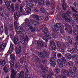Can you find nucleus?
<instances>
[{"label":"nucleus","mask_w":78,"mask_h":78,"mask_svg":"<svg viewBox=\"0 0 78 78\" xmlns=\"http://www.w3.org/2000/svg\"><path fill=\"white\" fill-rule=\"evenodd\" d=\"M13 41L15 45H18L16 47V51L17 52L16 55L18 57H20V53L21 52V48L20 46L18 45L20 42V41L19 40L17 35H16L15 37L13 38Z\"/></svg>","instance_id":"obj_1"},{"label":"nucleus","mask_w":78,"mask_h":78,"mask_svg":"<svg viewBox=\"0 0 78 78\" xmlns=\"http://www.w3.org/2000/svg\"><path fill=\"white\" fill-rule=\"evenodd\" d=\"M26 12L27 14H30L31 12V8H30L29 9L26 11Z\"/></svg>","instance_id":"obj_53"},{"label":"nucleus","mask_w":78,"mask_h":78,"mask_svg":"<svg viewBox=\"0 0 78 78\" xmlns=\"http://www.w3.org/2000/svg\"><path fill=\"white\" fill-rule=\"evenodd\" d=\"M70 11L67 10L65 15L64 13H62L61 14V16L64 19H65V20L66 22H70L72 20V17H70V15H69L70 14Z\"/></svg>","instance_id":"obj_2"},{"label":"nucleus","mask_w":78,"mask_h":78,"mask_svg":"<svg viewBox=\"0 0 78 78\" xmlns=\"http://www.w3.org/2000/svg\"><path fill=\"white\" fill-rule=\"evenodd\" d=\"M73 16L76 20H78V15L76 13H75Z\"/></svg>","instance_id":"obj_35"},{"label":"nucleus","mask_w":78,"mask_h":78,"mask_svg":"<svg viewBox=\"0 0 78 78\" xmlns=\"http://www.w3.org/2000/svg\"><path fill=\"white\" fill-rule=\"evenodd\" d=\"M35 59L36 61H37V62H39V57L37 56H35Z\"/></svg>","instance_id":"obj_55"},{"label":"nucleus","mask_w":78,"mask_h":78,"mask_svg":"<svg viewBox=\"0 0 78 78\" xmlns=\"http://www.w3.org/2000/svg\"><path fill=\"white\" fill-rule=\"evenodd\" d=\"M54 74L52 70H51L49 71V74L47 76V74H45L44 76H43L44 78H51V76H53V75H54Z\"/></svg>","instance_id":"obj_7"},{"label":"nucleus","mask_w":78,"mask_h":78,"mask_svg":"<svg viewBox=\"0 0 78 78\" xmlns=\"http://www.w3.org/2000/svg\"><path fill=\"white\" fill-rule=\"evenodd\" d=\"M73 33L74 35L77 36L78 35V30H73Z\"/></svg>","instance_id":"obj_34"},{"label":"nucleus","mask_w":78,"mask_h":78,"mask_svg":"<svg viewBox=\"0 0 78 78\" xmlns=\"http://www.w3.org/2000/svg\"><path fill=\"white\" fill-rule=\"evenodd\" d=\"M24 61H25V59H24V58H20V61L21 64H23Z\"/></svg>","instance_id":"obj_40"},{"label":"nucleus","mask_w":78,"mask_h":78,"mask_svg":"<svg viewBox=\"0 0 78 78\" xmlns=\"http://www.w3.org/2000/svg\"><path fill=\"white\" fill-rule=\"evenodd\" d=\"M10 58L12 60H10L9 63H10V66L11 67H14V62L15 61V55L13 54H12L10 55Z\"/></svg>","instance_id":"obj_5"},{"label":"nucleus","mask_w":78,"mask_h":78,"mask_svg":"<svg viewBox=\"0 0 78 78\" xmlns=\"http://www.w3.org/2000/svg\"><path fill=\"white\" fill-rule=\"evenodd\" d=\"M57 62L58 64L60 65V67H63V66L66 67L67 66V63H66V60L64 57H62L60 60H58Z\"/></svg>","instance_id":"obj_3"},{"label":"nucleus","mask_w":78,"mask_h":78,"mask_svg":"<svg viewBox=\"0 0 78 78\" xmlns=\"http://www.w3.org/2000/svg\"><path fill=\"white\" fill-rule=\"evenodd\" d=\"M43 38L44 41H45L46 43H47V42H48V36H47V35H43Z\"/></svg>","instance_id":"obj_19"},{"label":"nucleus","mask_w":78,"mask_h":78,"mask_svg":"<svg viewBox=\"0 0 78 78\" xmlns=\"http://www.w3.org/2000/svg\"><path fill=\"white\" fill-rule=\"evenodd\" d=\"M62 25L61 23H57L56 25H55L54 26V28L55 30H58V28H59L61 27Z\"/></svg>","instance_id":"obj_17"},{"label":"nucleus","mask_w":78,"mask_h":78,"mask_svg":"<svg viewBox=\"0 0 78 78\" xmlns=\"http://www.w3.org/2000/svg\"><path fill=\"white\" fill-rule=\"evenodd\" d=\"M50 45H51V48H52L53 50H55V49H56V45H55V42L54 41V40H52L50 41Z\"/></svg>","instance_id":"obj_9"},{"label":"nucleus","mask_w":78,"mask_h":78,"mask_svg":"<svg viewBox=\"0 0 78 78\" xmlns=\"http://www.w3.org/2000/svg\"><path fill=\"white\" fill-rule=\"evenodd\" d=\"M51 66H53L54 67L55 66V65H56V63L55 61L52 62H51Z\"/></svg>","instance_id":"obj_45"},{"label":"nucleus","mask_w":78,"mask_h":78,"mask_svg":"<svg viewBox=\"0 0 78 78\" xmlns=\"http://www.w3.org/2000/svg\"><path fill=\"white\" fill-rule=\"evenodd\" d=\"M42 29H43V30H47L48 28L45 27L44 24H43L41 27H40V30H42Z\"/></svg>","instance_id":"obj_26"},{"label":"nucleus","mask_w":78,"mask_h":78,"mask_svg":"<svg viewBox=\"0 0 78 78\" xmlns=\"http://www.w3.org/2000/svg\"><path fill=\"white\" fill-rule=\"evenodd\" d=\"M17 21H15L14 22V24L15 25V29L17 30H23V28L22 26H20L18 28H17V26L19 25V23H17Z\"/></svg>","instance_id":"obj_8"},{"label":"nucleus","mask_w":78,"mask_h":78,"mask_svg":"<svg viewBox=\"0 0 78 78\" xmlns=\"http://www.w3.org/2000/svg\"><path fill=\"white\" fill-rule=\"evenodd\" d=\"M50 6H51V7H52L53 8H54V7L55 6V5H54V4H53V3H51V4Z\"/></svg>","instance_id":"obj_63"},{"label":"nucleus","mask_w":78,"mask_h":78,"mask_svg":"<svg viewBox=\"0 0 78 78\" xmlns=\"http://www.w3.org/2000/svg\"><path fill=\"white\" fill-rule=\"evenodd\" d=\"M62 72L63 73V75H65V76H67L68 77L70 76V74H69V72L67 70H62Z\"/></svg>","instance_id":"obj_16"},{"label":"nucleus","mask_w":78,"mask_h":78,"mask_svg":"<svg viewBox=\"0 0 78 78\" xmlns=\"http://www.w3.org/2000/svg\"><path fill=\"white\" fill-rule=\"evenodd\" d=\"M65 26L66 28H65V30H71L72 29V27L68 24H66Z\"/></svg>","instance_id":"obj_24"},{"label":"nucleus","mask_w":78,"mask_h":78,"mask_svg":"<svg viewBox=\"0 0 78 78\" xmlns=\"http://www.w3.org/2000/svg\"><path fill=\"white\" fill-rule=\"evenodd\" d=\"M72 26L74 28H77V29H78V27L77 26L75 25V22L74 21H72Z\"/></svg>","instance_id":"obj_23"},{"label":"nucleus","mask_w":78,"mask_h":78,"mask_svg":"<svg viewBox=\"0 0 78 78\" xmlns=\"http://www.w3.org/2000/svg\"><path fill=\"white\" fill-rule=\"evenodd\" d=\"M25 73L23 71H21L20 72V77L21 78H24Z\"/></svg>","instance_id":"obj_25"},{"label":"nucleus","mask_w":78,"mask_h":78,"mask_svg":"<svg viewBox=\"0 0 78 78\" xmlns=\"http://www.w3.org/2000/svg\"><path fill=\"white\" fill-rule=\"evenodd\" d=\"M55 71L57 74L59 73V72H58V68H55Z\"/></svg>","instance_id":"obj_49"},{"label":"nucleus","mask_w":78,"mask_h":78,"mask_svg":"<svg viewBox=\"0 0 78 78\" xmlns=\"http://www.w3.org/2000/svg\"><path fill=\"white\" fill-rule=\"evenodd\" d=\"M6 46V44L5 43H3L1 44H0V48L1 50L2 51L5 48Z\"/></svg>","instance_id":"obj_14"},{"label":"nucleus","mask_w":78,"mask_h":78,"mask_svg":"<svg viewBox=\"0 0 78 78\" xmlns=\"http://www.w3.org/2000/svg\"><path fill=\"white\" fill-rule=\"evenodd\" d=\"M1 15L2 16H4L5 15V11L3 10H1Z\"/></svg>","instance_id":"obj_44"},{"label":"nucleus","mask_w":78,"mask_h":78,"mask_svg":"<svg viewBox=\"0 0 78 78\" xmlns=\"http://www.w3.org/2000/svg\"><path fill=\"white\" fill-rule=\"evenodd\" d=\"M42 52L44 53V54H47V52L44 49H43L41 50Z\"/></svg>","instance_id":"obj_54"},{"label":"nucleus","mask_w":78,"mask_h":78,"mask_svg":"<svg viewBox=\"0 0 78 78\" xmlns=\"http://www.w3.org/2000/svg\"><path fill=\"white\" fill-rule=\"evenodd\" d=\"M34 4L33 3H30L29 7L33 8L34 7Z\"/></svg>","instance_id":"obj_50"},{"label":"nucleus","mask_w":78,"mask_h":78,"mask_svg":"<svg viewBox=\"0 0 78 78\" xmlns=\"http://www.w3.org/2000/svg\"><path fill=\"white\" fill-rule=\"evenodd\" d=\"M63 47L65 48L66 47H69V46L68 45V44L67 43H65L63 45Z\"/></svg>","instance_id":"obj_41"},{"label":"nucleus","mask_w":78,"mask_h":78,"mask_svg":"<svg viewBox=\"0 0 78 78\" xmlns=\"http://www.w3.org/2000/svg\"><path fill=\"white\" fill-rule=\"evenodd\" d=\"M72 10L73 11V12H76V13H78V12L73 7H72L71 8Z\"/></svg>","instance_id":"obj_57"},{"label":"nucleus","mask_w":78,"mask_h":78,"mask_svg":"<svg viewBox=\"0 0 78 78\" xmlns=\"http://www.w3.org/2000/svg\"><path fill=\"white\" fill-rule=\"evenodd\" d=\"M24 37L25 38V41L24 44H27V43H28V40H29V38L27 35H26L25 37Z\"/></svg>","instance_id":"obj_32"},{"label":"nucleus","mask_w":78,"mask_h":78,"mask_svg":"<svg viewBox=\"0 0 78 78\" xmlns=\"http://www.w3.org/2000/svg\"><path fill=\"white\" fill-rule=\"evenodd\" d=\"M34 18L36 19L37 20H39V16L33 14L30 16V19H31L30 20V22H31L32 24L34 23H36V24L38 23V22L36 21V20H35Z\"/></svg>","instance_id":"obj_4"},{"label":"nucleus","mask_w":78,"mask_h":78,"mask_svg":"<svg viewBox=\"0 0 78 78\" xmlns=\"http://www.w3.org/2000/svg\"><path fill=\"white\" fill-rule=\"evenodd\" d=\"M5 4L6 5L7 7L9 6H10L11 5H10V4L9 3V2L8 1H7L5 2Z\"/></svg>","instance_id":"obj_47"},{"label":"nucleus","mask_w":78,"mask_h":78,"mask_svg":"<svg viewBox=\"0 0 78 78\" xmlns=\"http://www.w3.org/2000/svg\"><path fill=\"white\" fill-rule=\"evenodd\" d=\"M16 31L17 34H21L22 32H23V30H16Z\"/></svg>","instance_id":"obj_39"},{"label":"nucleus","mask_w":78,"mask_h":78,"mask_svg":"<svg viewBox=\"0 0 78 78\" xmlns=\"http://www.w3.org/2000/svg\"><path fill=\"white\" fill-rule=\"evenodd\" d=\"M66 56L69 59H72V55L70 54L67 53L66 54Z\"/></svg>","instance_id":"obj_38"},{"label":"nucleus","mask_w":78,"mask_h":78,"mask_svg":"<svg viewBox=\"0 0 78 78\" xmlns=\"http://www.w3.org/2000/svg\"><path fill=\"white\" fill-rule=\"evenodd\" d=\"M5 64H6V62H5V60L1 61L0 62V65H1V66H4L5 65Z\"/></svg>","instance_id":"obj_28"},{"label":"nucleus","mask_w":78,"mask_h":78,"mask_svg":"<svg viewBox=\"0 0 78 78\" xmlns=\"http://www.w3.org/2000/svg\"><path fill=\"white\" fill-rule=\"evenodd\" d=\"M51 5V2H47V5H48V6H50V5Z\"/></svg>","instance_id":"obj_51"},{"label":"nucleus","mask_w":78,"mask_h":78,"mask_svg":"<svg viewBox=\"0 0 78 78\" xmlns=\"http://www.w3.org/2000/svg\"><path fill=\"white\" fill-rule=\"evenodd\" d=\"M9 68V66L7 65L4 67L3 70L5 73H7L8 71V69Z\"/></svg>","instance_id":"obj_20"},{"label":"nucleus","mask_w":78,"mask_h":78,"mask_svg":"<svg viewBox=\"0 0 78 78\" xmlns=\"http://www.w3.org/2000/svg\"><path fill=\"white\" fill-rule=\"evenodd\" d=\"M34 10L35 12H38V11H39V10H38V9H37V8L36 7L35 8Z\"/></svg>","instance_id":"obj_62"},{"label":"nucleus","mask_w":78,"mask_h":78,"mask_svg":"<svg viewBox=\"0 0 78 78\" xmlns=\"http://www.w3.org/2000/svg\"><path fill=\"white\" fill-rule=\"evenodd\" d=\"M57 57L58 58H62V55L61 53H58L57 54Z\"/></svg>","instance_id":"obj_48"},{"label":"nucleus","mask_w":78,"mask_h":78,"mask_svg":"<svg viewBox=\"0 0 78 78\" xmlns=\"http://www.w3.org/2000/svg\"><path fill=\"white\" fill-rule=\"evenodd\" d=\"M7 9L9 11H11V5L9 6H7Z\"/></svg>","instance_id":"obj_60"},{"label":"nucleus","mask_w":78,"mask_h":78,"mask_svg":"<svg viewBox=\"0 0 78 78\" xmlns=\"http://www.w3.org/2000/svg\"><path fill=\"white\" fill-rule=\"evenodd\" d=\"M9 28L10 30H13V29H14V28H13V25H12V24L10 25Z\"/></svg>","instance_id":"obj_59"},{"label":"nucleus","mask_w":78,"mask_h":78,"mask_svg":"<svg viewBox=\"0 0 78 78\" xmlns=\"http://www.w3.org/2000/svg\"><path fill=\"white\" fill-rule=\"evenodd\" d=\"M42 72H43V73H45V72H47L48 71V70H47V69L45 68H42Z\"/></svg>","instance_id":"obj_42"},{"label":"nucleus","mask_w":78,"mask_h":78,"mask_svg":"<svg viewBox=\"0 0 78 78\" xmlns=\"http://www.w3.org/2000/svg\"><path fill=\"white\" fill-rule=\"evenodd\" d=\"M20 12L21 13H23L25 12V11H23V6H22V5L20 6Z\"/></svg>","instance_id":"obj_29"},{"label":"nucleus","mask_w":78,"mask_h":78,"mask_svg":"<svg viewBox=\"0 0 78 78\" xmlns=\"http://www.w3.org/2000/svg\"><path fill=\"white\" fill-rule=\"evenodd\" d=\"M59 30H53V32L52 33V36L54 38H56L58 37V33L56 31H58Z\"/></svg>","instance_id":"obj_10"},{"label":"nucleus","mask_w":78,"mask_h":78,"mask_svg":"<svg viewBox=\"0 0 78 78\" xmlns=\"http://www.w3.org/2000/svg\"><path fill=\"white\" fill-rule=\"evenodd\" d=\"M14 50V48H13V45L12 44L10 45V48L9 51H8L7 55H9V54H11L12 51H13V50Z\"/></svg>","instance_id":"obj_11"},{"label":"nucleus","mask_w":78,"mask_h":78,"mask_svg":"<svg viewBox=\"0 0 78 78\" xmlns=\"http://www.w3.org/2000/svg\"><path fill=\"white\" fill-rule=\"evenodd\" d=\"M25 23H26V27L25 28V30H27V28L30 27V21H29L28 19L26 18L25 19Z\"/></svg>","instance_id":"obj_12"},{"label":"nucleus","mask_w":78,"mask_h":78,"mask_svg":"<svg viewBox=\"0 0 78 78\" xmlns=\"http://www.w3.org/2000/svg\"><path fill=\"white\" fill-rule=\"evenodd\" d=\"M53 56L54 57V58H55V59H56V53L54 52L53 55Z\"/></svg>","instance_id":"obj_61"},{"label":"nucleus","mask_w":78,"mask_h":78,"mask_svg":"<svg viewBox=\"0 0 78 78\" xmlns=\"http://www.w3.org/2000/svg\"><path fill=\"white\" fill-rule=\"evenodd\" d=\"M39 56L42 59L43 58H45V56L44 55V54L42 53L41 52H38V54Z\"/></svg>","instance_id":"obj_21"},{"label":"nucleus","mask_w":78,"mask_h":78,"mask_svg":"<svg viewBox=\"0 0 78 78\" xmlns=\"http://www.w3.org/2000/svg\"><path fill=\"white\" fill-rule=\"evenodd\" d=\"M73 70L74 72L76 73H78V71L77 70V68H76V67H75V66L73 68Z\"/></svg>","instance_id":"obj_36"},{"label":"nucleus","mask_w":78,"mask_h":78,"mask_svg":"<svg viewBox=\"0 0 78 78\" xmlns=\"http://www.w3.org/2000/svg\"><path fill=\"white\" fill-rule=\"evenodd\" d=\"M44 33L45 35H47V34L48 33V30H44Z\"/></svg>","instance_id":"obj_58"},{"label":"nucleus","mask_w":78,"mask_h":78,"mask_svg":"<svg viewBox=\"0 0 78 78\" xmlns=\"http://www.w3.org/2000/svg\"><path fill=\"white\" fill-rule=\"evenodd\" d=\"M73 6L75 8H78V4L76 2H74L73 3Z\"/></svg>","instance_id":"obj_37"},{"label":"nucleus","mask_w":78,"mask_h":78,"mask_svg":"<svg viewBox=\"0 0 78 78\" xmlns=\"http://www.w3.org/2000/svg\"><path fill=\"white\" fill-rule=\"evenodd\" d=\"M62 8L64 11L66 10V8H67V6H66V3H65V2L63 3Z\"/></svg>","instance_id":"obj_33"},{"label":"nucleus","mask_w":78,"mask_h":78,"mask_svg":"<svg viewBox=\"0 0 78 78\" xmlns=\"http://www.w3.org/2000/svg\"><path fill=\"white\" fill-rule=\"evenodd\" d=\"M69 72L72 77H73V78H74V77L76 75L75 74V73L73 72V71H72V70L69 69Z\"/></svg>","instance_id":"obj_18"},{"label":"nucleus","mask_w":78,"mask_h":78,"mask_svg":"<svg viewBox=\"0 0 78 78\" xmlns=\"http://www.w3.org/2000/svg\"><path fill=\"white\" fill-rule=\"evenodd\" d=\"M41 11L42 13H45V14H47V12H45V11L44 8H42V9H41Z\"/></svg>","instance_id":"obj_46"},{"label":"nucleus","mask_w":78,"mask_h":78,"mask_svg":"<svg viewBox=\"0 0 78 78\" xmlns=\"http://www.w3.org/2000/svg\"><path fill=\"white\" fill-rule=\"evenodd\" d=\"M55 61V60L54 58L52 57L51 58L50 62H54Z\"/></svg>","instance_id":"obj_56"},{"label":"nucleus","mask_w":78,"mask_h":78,"mask_svg":"<svg viewBox=\"0 0 78 78\" xmlns=\"http://www.w3.org/2000/svg\"><path fill=\"white\" fill-rule=\"evenodd\" d=\"M20 37H21V42L22 44H23L25 43V36H24V34L22 33Z\"/></svg>","instance_id":"obj_13"},{"label":"nucleus","mask_w":78,"mask_h":78,"mask_svg":"<svg viewBox=\"0 0 78 78\" xmlns=\"http://www.w3.org/2000/svg\"><path fill=\"white\" fill-rule=\"evenodd\" d=\"M38 4L39 5H44V2L43 0H39Z\"/></svg>","instance_id":"obj_27"},{"label":"nucleus","mask_w":78,"mask_h":78,"mask_svg":"<svg viewBox=\"0 0 78 78\" xmlns=\"http://www.w3.org/2000/svg\"><path fill=\"white\" fill-rule=\"evenodd\" d=\"M16 71L14 70V69H12L11 70V76H15L16 75L17 73H16Z\"/></svg>","instance_id":"obj_22"},{"label":"nucleus","mask_w":78,"mask_h":78,"mask_svg":"<svg viewBox=\"0 0 78 78\" xmlns=\"http://www.w3.org/2000/svg\"><path fill=\"white\" fill-rule=\"evenodd\" d=\"M37 48H39L40 47H47V45L45 43H44L42 41H38L37 43Z\"/></svg>","instance_id":"obj_6"},{"label":"nucleus","mask_w":78,"mask_h":78,"mask_svg":"<svg viewBox=\"0 0 78 78\" xmlns=\"http://www.w3.org/2000/svg\"><path fill=\"white\" fill-rule=\"evenodd\" d=\"M70 51L71 53H76V49H75V48L71 49Z\"/></svg>","instance_id":"obj_30"},{"label":"nucleus","mask_w":78,"mask_h":78,"mask_svg":"<svg viewBox=\"0 0 78 78\" xmlns=\"http://www.w3.org/2000/svg\"><path fill=\"white\" fill-rule=\"evenodd\" d=\"M67 64L70 67H73V62H69L67 63Z\"/></svg>","instance_id":"obj_31"},{"label":"nucleus","mask_w":78,"mask_h":78,"mask_svg":"<svg viewBox=\"0 0 78 78\" xmlns=\"http://www.w3.org/2000/svg\"><path fill=\"white\" fill-rule=\"evenodd\" d=\"M4 9H5V6L3 5H1L0 7L1 11L3 10Z\"/></svg>","instance_id":"obj_43"},{"label":"nucleus","mask_w":78,"mask_h":78,"mask_svg":"<svg viewBox=\"0 0 78 78\" xmlns=\"http://www.w3.org/2000/svg\"><path fill=\"white\" fill-rule=\"evenodd\" d=\"M68 33L70 34L72 33V30H68Z\"/></svg>","instance_id":"obj_64"},{"label":"nucleus","mask_w":78,"mask_h":78,"mask_svg":"<svg viewBox=\"0 0 78 78\" xmlns=\"http://www.w3.org/2000/svg\"><path fill=\"white\" fill-rule=\"evenodd\" d=\"M26 9H30V3L26 5Z\"/></svg>","instance_id":"obj_52"},{"label":"nucleus","mask_w":78,"mask_h":78,"mask_svg":"<svg viewBox=\"0 0 78 78\" xmlns=\"http://www.w3.org/2000/svg\"><path fill=\"white\" fill-rule=\"evenodd\" d=\"M19 17H20V13L17 12L15 13V14L14 15V18L16 21L18 20Z\"/></svg>","instance_id":"obj_15"}]
</instances>
